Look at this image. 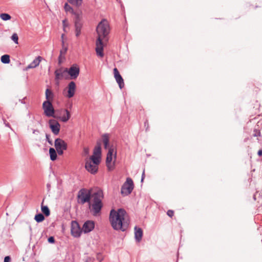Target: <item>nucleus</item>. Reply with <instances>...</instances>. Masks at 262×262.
I'll use <instances>...</instances> for the list:
<instances>
[{
  "instance_id": "f257e3e1",
  "label": "nucleus",
  "mask_w": 262,
  "mask_h": 262,
  "mask_svg": "<svg viewBox=\"0 0 262 262\" xmlns=\"http://www.w3.org/2000/svg\"><path fill=\"white\" fill-rule=\"evenodd\" d=\"M110 31L108 22L106 19L102 20L96 28L97 38L96 42V52L97 55L100 57L104 56L103 47L105 42L108 40L107 36Z\"/></svg>"
},
{
  "instance_id": "f03ea898",
  "label": "nucleus",
  "mask_w": 262,
  "mask_h": 262,
  "mask_svg": "<svg viewBox=\"0 0 262 262\" xmlns=\"http://www.w3.org/2000/svg\"><path fill=\"white\" fill-rule=\"evenodd\" d=\"M110 221L114 229L125 231L128 227L129 220L126 211L122 209L117 211L112 210L110 212Z\"/></svg>"
},
{
  "instance_id": "7ed1b4c3",
  "label": "nucleus",
  "mask_w": 262,
  "mask_h": 262,
  "mask_svg": "<svg viewBox=\"0 0 262 262\" xmlns=\"http://www.w3.org/2000/svg\"><path fill=\"white\" fill-rule=\"evenodd\" d=\"M93 198L92 203H89V207L94 215H97L102 207V200L103 198L102 190H98L92 195Z\"/></svg>"
},
{
  "instance_id": "20e7f679",
  "label": "nucleus",
  "mask_w": 262,
  "mask_h": 262,
  "mask_svg": "<svg viewBox=\"0 0 262 262\" xmlns=\"http://www.w3.org/2000/svg\"><path fill=\"white\" fill-rule=\"evenodd\" d=\"M99 163L100 160L91 156L85 159V168L91 173L95 174L97 172Z\"/></svg>"
},
{
  "instance_id": "39448f33",
  "label": "nucleus",
  "mask_w": 262,
  "mask_h": 262,
  "mask_svg": "<svg viewBox=\"0 0 262 262\" xmlns=\"http://www.w3.org/2000/svg\"><path fill=\"white\" fill-rule=\"evenodd\" d=\"M91 190L85 188L80 189L77 194V202L79 204H84L90 202Z\"/></svg>"
},
{
  "instance_id": "423d86ee",
  "label": "nucleus",
  "mask_w": 262,
  "mask_h": 262,
  "mask_svg": "<svg viewBox=\"0 0 262 262\" xmlns=\"http://www.w3.org/2000/svg\"><path fill=\"white\" fill-rule=\"evenodd\" d=\"M42 108L45 115L47 117H56L55 116V110L51 101H45L42 104Z\"/></svg>"
},
{
  "instance_id": "0eeeda50",
  "label": "nucleus",
  "mask_w": 262,
  "mask_h": 262,
  "mask_svg": "<svg viewBox=\"0 0 262 262\" xmlns=\"http://www.w3.org/2000/svg\"><path fill=\"white\" fill-rule=\"evenodd\" d=\"M134 188V184L132 180L128 178L121 188V193L123 195H128L131 193Z\"/></svg>"
},
{
  "instance_id": "6e6552de",
  "label": "nucleus",
  "mask_w": 262,
  "mask_h": 262,
  "mask_svg": "<svg viewBox=\"0 0 262 262\" xmlns=\"http://www.w3.org/2000/svg\"><path fill=\"white\" fill-rule=\"evenodd\" d=\"M54 145L57 153L59 155H62L63 153V150H66L67 149V143L60 138H57L55 140Z\"/></svg>"
},
{
  "instance_id": "1a4fd4ad",
  "label": "nucleus",
  "mask_w": 262,
  "mask_h": 262,
  "mask_svg": "<svg viewBox=\"0 0 262 262\" xmlns=\"http://www.w3.org/2000/svg\"><path fill=\"white\" fill-rule=\"evenodd\" d=\"M116 151L113 147H111L107 154L106 163L108 168L112 170L114 168V164L112 163L113 158L116 159Z\"/></svg>"
},
{
  "instance_id": "9d476101",
  "label": "nucleus",
  "mask_w": 262,
  "mask_h": 262,
  "mask_svg": "<svg viewBox=\"0 0 262 262\" xmlns=\"http://www.w3.org/2000/svg\"><path fill=\"white\" fill-rule=\"evenodd\" d=\"M64 71L70 75V79H76L79 76L80 69L78 66L74 64L69 69H64Z\"/></svg>"
},
{
  "instance_id": "9b49d317",
  "label": "nucleus",
  "mask_w": 262,
  "mask_h": 262,
  "mask_svg": "<svg viewBox=\"0 0 262 262\" xmlns=\"http://www.w3.org/2000/svg\"><path fill=\"white\" fill-rule=\"evenodd\" d=\"M56 112L58 116L55 118L60 119L63 122H67L71 117L70 113L67 110L61 109L57 110Z\"/></svg>"
},
{
  "instance_id": "f8f14e48",
  "label": "nucleus",
  "mask_w": 262,
  "mask_h": 262,
  "mask_svg": "<svg viewBox=\"0 0 262 262\" xmlns=\"http://www.w3.org/2000/svg\"><path fill=\"white\" fill-rule=\"evenodd\" d=\"M71 234L75 237H78L80 236L82 230L81 229L78 223L76 221H72L71 222Z\"/></svg>"
},
{
  "instance_id": "ddd939ff",
  "label": "nucleus",
  "mask_w": 262,
  "mask_h": 262,
  "mask_svg": "<svg viewBox=\"0 0 262 262\" xmlns=\"http://www.w3.org/2000/svg\"><path fill=\"white\" fill-rule=\"evenodd\" d=\"M49 127L52 133L57 135L60 131V125L58 122L54 119H51L49 121Z\"/></svg>"
},
{
  "instance_id": "4468645a",
  "label": "nucleus",
  "mask_w": 262,
  "mask_h": 262,
  "mask_svg": "<svg viewBox=\"0 0 262 262\" xmlns=\"http://www.w3.org/2000/svg\"><path fill=\"white\" fill-rule=\"evenodd\" d=\"M76 84L74 81H71L69 83L67 88L68 94L66 96L68 98H70L74 96L76 91Z\"/></svg>"
},
{
  "instance_id": "2eb2a0df",
  "label": "nucleus",
  "mask_w": 262,
  "mask_h": 262,
  "mask_svg": "<svg viewBox=\"0 0 262 262\" xmlns=\"http://www.w3.org/2000/svg\"><path fill=\"white\" fill-rule=\"evenodd\" d=\"M113 71L114 77L119 84L120 88L122 89L124 86V80L117 68H114Z\"/></svg>"
},
{
  "instance_id": "dca6fc26",
  "label": "nucleus",
  "mask_w": 262,
  "mask_h": 262,
  "mask_svg": "<svg viewBox=\"0 0 262 262\" xmlns=\"http://www.w3.org/2000/svg\"><path fill=\"white\" fill-rule=\"evenodd\" d=\"M94 226L95 224L93 221H88L84 223L82 226V231L84 233L90 232L94 228Z\"/></svg>"
},
{
  "instance_id": "f3484780",
  "label": "nucleus",
  "mask_w": 262,
  "mask_h": 262,
  "mask_svg": "<svg viewBox=\"0 0 262 262\" xmlns=\"http://www.w3.org/2000/svg\"><path fill=\"white\" fill-rule=\"evenodd\" d=\"M41 59H42L41 57L38 56L30 64H29L24 70L25 71H27L30 69L36 68L39 64V63L41 60Z\"/></svg>"
},
{
  "instance_id": "a211bd4d",
  "label": "nucleus",
  "mask_w": 262,
  "mask_h": 262,
  "mask_svg": "<svg viewBox=\"0 0 262 262\" xmlns=\"http://www.w3.org/2000/svg\"><path fill=\"white\" fill-rule=\"evenodd\" d=\"M143 231L141 228L137 227H135V237L136 241L139 242L142 237Z\"/></svg>"
},
{
  "instance_id": "6ab92c4d",
  "label": "nucleus",
  "mask_w": 262,
  "mask_h": 262,
  "mask_svg": "<svg viewBox=\"0 0 262 262\" xmlns=\"http://www.w3.org/2000/svg\"><path fill=\"white\" fill-rule=\"evenodd\" d=\"M101 155V144L100 143H97V145L94 148L93 151V155L92 156H94L95 158H97L100 160Z\"/></svg>"
},
{
  "instance_id": "aec40b11",
  "label": "nucleus",
  "mask_w": 262,
  "mask_h": 262,
  "mask_svg": "<svg viewBox=\"0 0 262 262\" xmlns=\"http://www.w3.org/2000/svg\"><path fill=\"white\" fill-rule=\"evenodd\" d=\"M72 14H74L75 16V20H74V23H81V19H82V12L80 10L78 11H74V13H72Z\"/></svg>"
},
{
  "instance_id": "412c9836",
  "label": "nucleus",
  "mask_w": 262,
  "mask_h": 262,
  "mask_svg": "<svg viewBox=\"0 0 262 262\" xmlns=\"http://www.w3.org/2000/svg\"><path fill=\"white\" fill-rule=\"evenodd\" d=\"M75 35L77 37H79L81 34V30L82 27V23H74Z\"/></svg>"
},
{
  "instance_id": "4be33fe9",
  "label": "nucleus",
  "mask_w": 262,
  "mask_h": 262,
  "mask_svg": "<svg viewBox=\"0 0 262 262\" xmlns=\"http://www.w3.org/2000/svg\"><path fill=\"white\" fill-rule=\"evenodd\" d=\"M66 73V71H64V69H58L55 71V78L56 79L60 78V77L63 76V74Z\"/></svg>"
},
{
  "instance_id": "5701e85b",
  "label": "nucleus",
  "mask_w": 262,
  "mask_h": 262,
  "mask_svg": "<svg viewBox=\"0 0 262 262\" xmlns=\"http://www.w3.org/2000/svg\"><path fill=\"white\" fill-rule=\"evenodd\" d=\"M49 154L52 161H55L56 159L57 154L54 148H50L49 149Z\"/></svg>"
},
{
  "instance_id": "b1692460",
  "label": "nucleus",
  "mask_w": 262,
  "mask_h": 262,
  "mask_svg": "<svg viewBox=\"0 0 262 262\" xmlns=\"http://www.w3.org/2000/svg\"><path fill=\"white\" fill-rule=\"evenodd\" d=\"M53 94L51 90L49 89H47L46 91V98L47 99L46 101H51L53 100Z\"/></svg>"
},
{
  "instance_id": "393cba45",
  "label": "nucleus",
  "mask_w": 262,
  "mask_h": 262,
  "mask_svg": "<svg viewBox=\"0 0 262 262\" xmlns=\"http://www.w3.org/2000/svg\"><path fill=\"white\" fill-rule=\"evenodd\" d=\"M68 2L77 7H80L82 3V0H68Z\"/></svg>"
},
{
  "instance_id": "a878e982",
  "label": "nucleus",
  "mask_w": 262,
  "mask_h": 262,
  "mask_svg": "<svg viewBox=\"0 0 262 262\" xmlns=\"http://www.w3.org/2000/svg\"><path fill=\"white\" fill-rule=\"evenodd\" d=\"M41 211L45 214V215L46 216H48L50 214V211L47 206H43V202L41 204Z\"/></svg>"
},
{
  "instance_id": "bb28decb",
  "label": "nucleus",
  "mask_w": 262,
  "mask_h": 262,
  "mask_svg": "<svg viewBox=\"0 0 262 262\" xmlns=\"http://www.w3.org/2000/svg\"><path fill=\"white\" fill-rule=\"evenodd\" d=\"M34 219L37 222L40 223V222H41L43 221H44L45 216L42 214L39 213V214L35 215V216L34 217Z\"/></svg>"
},
{
  "instance_id": "cd10ccee",
  "label": "nucleus",
  "mask_w": 262,
  "mask_h": 262,
  "mask_svg": "<svg viewBox=\"0 0 262 262\" xmlns=\"http://www.w3.org/2000/svg\"><path fill=\"white\" fill-rule=\"evenodd\" d=\"M1 61L4 63H9L10 62V56L9 55H4L1 57Z\"/></svg>"
},
{
  "instance_id": "c85d7f7f",
  "label": "nucleus",
  "mask_w": 262,
  "mask_h": 262,
  "mask_svg": "<svg viewBox=\"0 0 262 262\" xmlns=\"http://www.w3.org/2000/svg\"><path fill=\"white\" fill-rule=\"evenodd\" d=\"M0 17L3 20L6 21L10 20L11 18V16L7 13H2L0 14Z\"/></svg>"
},
{
  "instance_id": "c756f323",
  "label": "nucleus",
  "mask_w": 262,
  "mask_h": 262,
  "mask_svg": "<svg viewBox=\"0 0 262 262\" xmlns=\"http://www.w3.org/2000/svg\"><path fill=\"white\" fill-rule=\"evenodd\" d=\"M64 8L66 12H70L71 13H74L73 9L68 3L65 4Z\"/></svg>"
},
{
  "instance_id": "7c9ffc66",
  "label": "nucleus",
  "mask_w": 262,
  "mask_h": 262,
  "mask_svg": "<svg viewBox=\"0 0 262 262\" xmlns=\"http://www.w3.org/2000/svg\"><path fill=\"white\" fill-rule=\"evenodd\" d=\"M63 30L64 32H67V28L69 27V23L67 19L62 20Z\"/></svg>"
},
{
  "instance_id": "2f4dec72",
  "label": "nucleus",
  "mask_w": 262,
  "mask_h": 262,
  "mask_svg": "<svg viewBox=\"0 0 262 262\" xmlns=\"http://www.w3.org/2000/svg\"><path fill=\"white\" fill-rule=\"evenodd\" d=\"M103 142L105 148H106L109 142L108 138L107 136L104 135L103 136Z\"/></svg>"
},
{
  "instance_id": "473e14b6",
  "label": "nucleus",
  "mask_w": 262,
  "mask_h": 262,
  "mask_svg": "<svg viewBox=\"0 0 262 262\" xmlns=\"http://www.w3.org/2000/svg\"><path fill=\"white\" fill-rule=\"evenodd\" d=\"M68 50V47L65 45H62V49L60 50V54L65 55Z\"/></svg>"
},
{
  "instance_id": "72a5a7b5",
  "label": "nucleus",
  "mask_w": 262,
  "mask_h": 262,
  "mask_svg": "<svg viewBox=\"0 0 262 262\" xmlns=\"http://www.w3.org/2000/svg\"><path fill=\"white\" fill-rule=\"evenodd\" d=\"M11 39L12 40L14 41V42L16 43V44H18V35L16 33H13L11 36Z\"/></svg>"
},
{
  "instance_id": "f704fd0d",
  "label": "nucleus",
  "mask_w": 262,
  "mask_h": 262,
  "mask_svg": "<svg viewBox=\"0 0 262 262\" xmlns=\"http://www.w3.org/2000/svg\"><path fill=\"white\" fill-rule=\"evenodd\" d=\"M64 56L65 55H61V54H60L59 57H58V63L59 64L62 63L63 61V60H64V59H65Z\"/></svg>"
},
{
  "instance_id": "c9c22d12",
  "label": "nucleus",
  "mask_w": 262,
  "mask_h": 262,
  "mask_svg": "<svg viewBox=\"0 0 262 262\" xmlns=\"http://www.w3.org/2000/svg\"><path fill=\"white\" fill-rule=\"evenodd\" d=\"M167 214L169 217H172L174 215V211L172 210H168L167 212Z\"/></svg>"
},
{
  "instance_id": "e433bc0d",
  "label": "nucleus",
  "mask_w": 262,
  "mask_h": 262,
  "mask_svg": "<svg viewBox=\"0 0 262 262\" xmlns=\"http://www.w3.org/2000/svg\"><path fill=\"white\" fill-rule=\"evenodd\" d=\"M254 133L253 134V136L254 137H257V136H259L260 135V133L259 132V130H254Z\"/></svg>"
},
{
  "instance_id": "4c0bfd02",
  "label": "nucleus",
  "mask_w": 262,
  "mask_h": 262,
  "mask_svg": "<svg viewBox=\"0 0 262 262\" xmlns=\"http://www.w3.org/2000/svg\"><path fill=\"white\" fill-rule=\"evenodd\" d=\"M46 139L48 141V142H49V143L50 144V145H52V140L50 139V135H46Z\"/></svg>"
},
{
  "instance_id": "58836bf2",
  "label": "nucleus",
  "mask_w": 262,
  "mask_h": 262,
  "mask_svg": "<svg viewBox=\"0 0 262 262\" xmlns=\"http://www.w3.org/2000/svg\"><path fill=\"white\" fill-rule=\"evenodd\" d=\"M61 39L62 45H65L64 44V40L66 39V38H65V35L64 34H62L61 35Z\"/></svg>"
},
{
  "instance_id": "ea45409f",
  "label": "nucleus",
  "mask_w": 262,
  "mask_h": 262,
  "mask_svg": "<svg viewBox=\"0 0 262 262\" xmlns=\"http://www.w3.org/2000/svg\"><path fill=\"white\" fill-rule=\"evenodd\" d=\"M83 152L85 155H88L89 153V148L88 147H84L83 149Z\"/></svg>"
},
{
  "instance_id": "a19ab883",
  "label": "nucleus",
  "mask_w": 262,
  "mask_h": 262,
  "mask_svg": "<svg viewBox=\"0 0 262 262\" xmlns=\"http://www.w3.org/2000/svg\"><path fill=\"white\" fill-rule=\"evenodd\" d=\"M48 241L50 243H53L54 242V238L53 236H51L48 238Z\"/></svg>"
},
{
  "instance_id": "79ce46f5",
  "label": "nucleus",
  "mask_w": 262,
  "mask_h": 262,
  "mask_svg": "<svg viewBox=\"0 0 262 262\" xmlns=\"http://www.w3.org/2000/svg\"><path fill=\"white\" fill-rule=\"evenodd\" d=\"M11 258L9 256H7L4 258V262H10Z\"/></svg>"
},
{
  "instance_id": "37998d69",
  "label": "nucleus",
  "mask_w": 262,
  "mask_h": 262,
  "mask_svg": "<svg viewBox=\"0 0 262 262\" xmlns=\"http://www.w3.org/2000/svg\"><path fill=\"white\" fill-rule=\"evenodd\" d=\"M144 126L146 127V130L147 131L149 128V123L147 120L144 122Z\"/></svg>"
},
{
  "instance_id": "c03bdc74",
  "label": "nucleus",
  "mask_w": 262,
  "mask_h": 262,
  "mask_svg": "<svg viewBox=\"0 0 262 262\" xmlns=\"http://www.w3.org/2000/svg\"><path fill=\"white\" fill-rule=\"evenodd\" d=\"M145 178V170H144L142 174V179H141V182L143 181V180Z\"/></svg>"
},
{
  "instance_id": "a18cd8bd",
  "label": "nucleus",
  "mask_w": 262,
  "mask_h": 262,
  "mask_svg": "<svg viewBox=\"0 0 262 262\" xmlns=\"http://www.w3.org/2000/svg\"><path fill=\"white\" fill-rule=\"evenodd\" d=\"M85 262H92V260L91 258L88 257L85 259Z\"/></svg>"
},
{
  "instance_id": "49530a36",
  "label": "nucleus",
  "mask_w": 262,
  "mask_h": 262,
  "mask_svg": "<svg viewBox=\"0 0 262 262\" xmlns=\"http://www.w3.org/2000/svg\"><path fill=\"white\" fill-rule=\"evenodd\" d=\"M257 154L259 156H262V150H261V149L259 150Z\"/></svg>"
},
{
  "instance_id": "de8ad7c7",
  "label": "nucleus",
  "mask_w": 262,
  "mask_h": 262,
  "mask_svg": "<svg viewBox=\"0 0 262 262\" xmlns=\"http://www.w3.org/2000/svg\"><path fill=\"white\" fill-rule=\"evenodd\" d=\"M33 134H38L39 133V130H37V129H34L33 130Z\"/></svg>"
},
{
  "instance_id": "09e8293b",
  "label": "nucleus",
  "mask_w": 262,
  "mask_h": 262,
  "mask_svg": "<svg viewBox=\"0 0 262 262\" xmlns=\"http://www.w3.org/2000/svg\"><path fill=\"white\" fill-rule=\"evenodd\" d=\"M20 101H21V102L23 103H25V102L24 101V100H21Z\"/></svg>"
}]
</instances>
